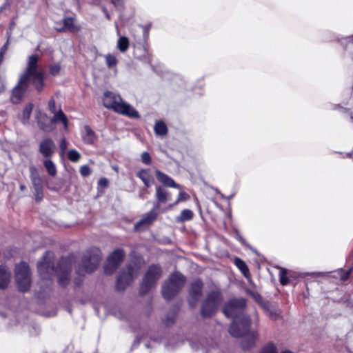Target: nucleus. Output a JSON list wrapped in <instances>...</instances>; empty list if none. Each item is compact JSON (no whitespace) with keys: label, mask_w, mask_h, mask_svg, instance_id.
<instances>
[{"label":"nucleus","mask_w":353,"mask_h":353,"mask_svg":"<svg viewBox=\"0 0 353 353\" xmlns=\"http://www.w3.org/2000/svg\"><path fill=\"white\" fill-rule=\"evenodd\" d=\"M156 209H153L147 214L144 215V216L137 222L134 228L136 230H141L144 229L145 227L152 224V223L157 219V213L155 212Z\"/></svg>","instance_id":"nucleus-16"},{"label":"nucleus","mask_w":353,"mask_h":353,"mask_svg":"<svg viewBox=\"0 0 353 353\" xmlns=\"http://www.w3.org/2000/svg\"><path fill=\"white\" fill-rule=\"evenodd\" d=\"M105 60L106 65L110 69L115 67L118 62L117 57L112 54L105 55Z\"/></svg>","instance_id":"nucleus-28"},{"label":"nucleus","mask_w":353,"mask_h":353,"mask_svg":"<svg viewBox=\"0 0 353 353\" xmlns=\"http://www.w3.org/2000/svg\"><path fill=\"white\" fill-rule=\"evenodd\" d=\"M99 185L103 187H107L108 185V181L105 178H101L99 181Z\"/></svg>","instance_id":"nucleus-43"},{"label":"nucleus","mask_w":353,"mask_h":353,"mask_svg":"<svg viewBox=\"0 0 353 353\" xmlns=\"http://www.w3.org/2000/svg\"><path fill=\"white\" fill-rule=\"evenodd\" d=\"M68 147V143L65 139H62L60 143V149L61 154H63Z\"/></svg>","instance_id":"nucleus-42"},{"label":"nucleus","mask_w":353,"mask_h":353,"mask_svg":"<svg viewBox=\"0 0 353 353\" xmlns=\"http://www.w3.org/2000/svg\"><path fill=\"white\" fill-rule=\"evenodd\" d=\"M48 108H49L50 111L52 113H55V112H57L55 101H54V100L53 99H51L49 101V102H48Z\"/></svg>","instance_id":"nucleus-40"},{"label":"nucleus","mask_w":353,"mask_h":353,"mask_svg":"<svg viewBox=\"0 0 353 353\" xmlns=\"http://www.w3.org/2000/svg\"><path fill=\"white\" fill-rule=\"evenodd\" d=\"M162 274L161 268L157 265L150 266L147 271L140 288V293L146 294L152 287L154 286L157 280Z\"/></svg>","instance_id":"nucleus-9"},{"label":"nucleus","mask_w":353,"mask_h":353,"mask_svg":"<svg viewBox=\"0 0 353 353\" xmlns=\"http://www.w3.org/2000/svg\"><path fill=\"white\" fill-rule=\"evenodd\" d=\"M7 50V44H5L1 49V51H0V63H1L2 61V59H3V54L6 53Z\"/></svg>","instance_id":"nucleus-44"},{"label":"nucleus","mask_w":353,"mask_h":353,"mask_svg":"<svg viewBox=\"0 0 353 353\" xmlns=\"http://www.w3.org/2000/svg\"><path fill=\"white\" fill-rule=\"evenodd\" d=\"M101 260V251L97 248L92 249L84 256L82 263L77 269V273L83 274L94 271Z\"/></svg>","instance_id":"nucleus-6"},{"label":"nucleus","mask_w":353,"mask_h":353,"mask_svg":"<svg viewBox=\"0 0 353 353\" xmlns=\"http://www.w3.org/2000/svg\"><path fill=\"white\" fill-rule=\"evenodd\" d=\"M41 118L47 119V116L44 114L39 113V117H37L38 125H39V128L42 130H45L46 128H45L44 124L43 123H41L40 121Z\"/></svg>","instance_id":"nucleus-41"},{"label":"nucleus","mask_w":353,"mask_h":353,"mask_svg":"<svg viewBox=\"0 0 353 353\" xmlns=\"http://www.w3.org/2000/svg\"><path fill=\"white\" fill-rule=\"evenodd\" d=\"M194 213L192 210L188 209L183 210L179 216L176 218L177 222L181 223L186 221H190L193 219Z\"/></svg>","instance_id":"nucleus-23"},{"label":"nucleus","mask_w":353,"mask_h":353,"mask_svg":"<svg viewBox=\"0 0 353 353\" xmlns=\"http://www.w3.org/2000/svg\"><path fill=\"white\" fill-rule=\"evenodd\" d=\"M286 270L285 269H281L279 272L280 282L283 285H285L289 283V279L286 276Z\"/></svg>","instance_id":"nucleus-34"},{"label":"nucleus","mask_w":353,"mask_h":353,"mask_svg":"<svg viewBox=\"0 0 353 353\" xmlns=\"http://www.w3.org/2000/svg\"><path fill=\"white\" fill-rule=\"evenodd\" d=\"M61 70V66L59 63H54L50 66V72L52 75H57Z\"/></svg>","instance_id":"nucleus-37"},{"label":"nucleus","mask_w":353,"mask_h":353,"mask_svg":"<svg viewBox=\"0 0 353 353\" xmlns=\"http://www.w3.org/2000/svg\"><path fill=\"white\" fill-rule=\"evenodd\" d=\"M123 257L124 253L123 250H117L114 251L108 259L105 266V272L107 274H112L121 263Z\"/></svg>","instance_id":"nucleus-11"},{"label":"nucleus","mask_w":353,"mask_h":353,"mask_svg":"<svg viewBox=\"0 0 353 353\" xmlns=\"http://www.w3.org/2000/svg\"><path fill=\"white\" fill-rule=\"evenodd\" d=\"M141 161L143 163L146 165H150L151 163V157L148 152H144L141 154Z\"/></svg>","instance_id":"nucleus-38"},{"label":"nucleus","mask_w":353,"mask_h":353,"mask_svg":"<svg viewBox=\"0 0 353 353\" xmlns=\"http://www.w3.org/2000/svg\"><path fill=\"white\" fill-rule=\"evenodd\" d=\"M189 199V195L184 192H179V195H178V198L176 199V201L172 205H170L169 206V208H172L174 205L178 204L179 202L181 201H186Z\"/></svg>","instance_id":"nucleus-33"},{"label":"nucleus","mask_w":353,"mask_h":353,"mask_svg":"<svg viewBox=\"0 0 353 353\" xmlns=\"http://www.w3.org/2000/svg\"><path fill=\"white\" fill-rule=\"evenodd\" d=\"M51 253L46 252L41 261L38 263L37 268L40 276L44 279H50L53 273L58 276V281L61 285H65L69 281V273L71 270L70 261L68 259H61L59 263V268L54 269L51 266Z\"/></svg>","instance_id":"nucleus-3"},{"label":"nucleus","mask_w":353,"mask_h":353,"mask_svg":"<svg viewBox=\"0 0 353 353\" xmlns=\"http://www.w3.org/2000/svg\"><path fill=\"white\" fill-rule=\"evenodd\" d=\"M282 353H292V352L290 351H285V352H283Z\"/></svg>","instance_id":"nucleus-52"},{"label":"nucleus","mask_w":353,"mask_h":353,"mask_svg":"<svg viewBox=\"0 0 353 353\" xmlns=\"http://www.w3.org/2000/svg\"><path fill=\"white\" fill-rule=\"evenodd\" d=\"M261 353H277L276 347L272 343L265 346Z\"/></svg>","instance_id":"nucleus-36"},{"label":"nucleus","mask_w":353,"mask_h":353,"mask_svg":"<svg viewBox=\"0 0 353 353\" xmlns=\"http://www.w3.org/2000/svg\"><path fill=\"white\" fill-rule=\"evenodd\" d=\"M239 240L243 243V244H245V241L244 239L241 238V237H239Z\"/></svg>","instance_id":"nucleus-49"},{"label":"nucleus","mask_w":353,"mask_h":353,"mask_svg":"<svg viewBox=\"0 0 353 353\" xmlns=\"http://www.w3.org/2000/svg\"><path fill=\"white\" fill-rule=\"evenodd\" d=\"M19 188H20V190H21V191H23V190H25L26 189V185H23V184H21V185H20V187H19Z\"/></svg>","instance_id":"nucleus-47"},{"label":"nucleus","mask_w":353,"mask_h":353,"mask_svg":"<svg viewBox=\"0 0 353 353\" xmlns=\"http://www.w3.org/2000/svg\"><path fill=\"white\" fill-rule=\"evenodd\" d=\"M185 283V278L181 273L176 272L172 274L162 287L163 297L167 300L172 299L183 288Z\"/></svg>","instance_id":"nucleus-5"},{"label":"nucleus","mask_w":353,"mask_h":353,"mask_svg":"<svg viewBox=\"0 0 353 353\" xmlns=\"http://www.w3.org/2000/svg\"><path fill=\"white\" fill-rule=\"evenodd\" d=\"M155 174L157 180L168 187L174 188H180L181 186L176 183L175 181L168 174L161 172L159 170H155Z\"/></svg>","instance_id":"nucleus-18"},{"label":"nucleus","mask_w":353,"mask_h":353,"mask_svg":"<svg viewBox=\"0 0 353 353\" xmlns=\"http://www.w3.org/2000/svg\"><path fill=\"white\" fill-rule=\"evenodd\" d=\"M112 169H113L114 170H115L116 172H118V171H119V168H118V166H113V167H112Z\"/></svg>","instance_id":"nucleus-50"},{"label":"nucleus","mask_w":353,"mask_h":353,"mask_svg":"<svg viewBox=\"0 0 353 353\" xmlns=\"http://www.w3.org/2000/svg\"><path fill=\"white\" fill-rule=\"evenodd\" d=\"M203 283L200 280L194 281L189 292V303L192 307H194L202 294Z\"/></svg>","instance_id":"nucleus-13"},{"label":"nucleus","mask_w":353,"mask_h":353,"mask_svg":"<svg viewBox=\"0 0 353 353\" xmlns=\"http://www.w3.org/2000/svg\"><path fill=\"white\" fill-rule=\"evenodd\" d=\"M43 165L46 169L48 173L52 176H56L57 173V168L55 164L50 159H46L43 161Z\"/></svg>","instance_id":"nucleus-26"},{"label":"nucleus","mask_w":353,"mask_h":353,"mask_svg":"<svg viewBox=\"0 0 353 353\" xmlns=\"http://www.w3.org/2000/svg\"><path fill=\"white\" fill-rule=\"evenodd\" d=\"M313 274L317 276H323L326 275L327 274V272H314Z\"/></svg>","instance_id":"nucleus-45"},{"label":"nucleus","mask_w":353,"mask_h":353,"mask_svg":"<svg viewBox=\"0 0 353 353\" xmlns=\"http://www.w3.org/2000/svg\"><path fill=\"white\" fill-rule=\"evenodd\" d=\"M68 157L70 161H71L72 162H77V161H79V160L81 158V154L78 151L73 149V150H70L68 152Z\"/></svg>","instance_id":"nucleus-32"},{"label":"nucleus","mask_w":353,"mask_h":353,"mask_svg":"<svg viewBox=\"0 0 353 353\" xmlns=\"http://www.w3.org/2000/svg\"><path fill=\"white\" fill-rule=\"evenodd\" d=\"M351 272V269L347 271H343V270L339 269L337 271L334 272V277L339 276L341 281H345L348 279Z\"/></svg>","instance_id":"nucleus-29"},{"label":"nucleus","mask_w":353,"mask_h":353,"mask_svg":"<svg viewBox=\"0 0 353 353\" xmlns=\"http://www.w3.org/2000/svg\"><path fill=\"white\" fill-rule=\"evenodd\" d=\"M103 105L115 112L130 118H139V112L129 103L124 102L119 95L106 91L103 97Z\"/></svg>","instance_id":"nucleus-4"},{"label":"nucleus","mask_w":353,"mask_h":353,"mask_svg":"<svg viewBox=\"0 0 353 353\" xmlns=\"http://www.w3.org/2000/svg\"><path fill=\"white\" fill-rule=\"evenodd\" d=\"M138 274L139 268L134 269L130 265L128 267V272L122 273L117 279V288L124 290Z\"/></svg>","instance_id":"nucleus-12"},{"label":"nucleus","mask_w":353,"mask_h":353,"mask_svg":"<svg viewBox=\"0 0 353 353\" xmlns=\"http://www.w3.org/2000/svg\"><path fill=\"white\" fill-rule=\"evenodd\" d=\"M63 26H59L57 24L55 29L59 32H76L81 29V27L74 23V19L72 17H67L63 20Z\"/></svg>","instance_id":"nucleus-17"},{"label":"nucleus","mask_w":353,"mask_h":353,"mask_svg":"<svg viewBox=\"0 0 353 353\" xmlns=\"http://www.w3.org/2000/svg\"><path fill=\"white\" fill-rule=\"evenodd\" d=\"M137 176L147 188H149L154 183V179L149 169H141L137 172Z\"/></svg>","instance_id":"nucleus-19"},{"label":"nucleus","mask_w":353,"mask_h":353,"mask_svg":"<svg viewBox=\"0 0 353 353\" xmlns=\"http://www.w3.org/2000/svg\"><path fill=\"white\" fill-rule=\"evenodd\" d=\"M245 303V300L242 298L230 300L225 305L223 312L227 317L234 319L229 330L230 334L234 337L243 336L241 345L247 350L254 345L258 334L256 331L250 330V318L241 313Z\"/></svg>","instance_id":"nucleus-1"},{"label":"nucleus","mask_w":353,"mask_h":353,"mask_svg":"<svg viewBox=\"0 0 353 353\" xmlns=\"http://www.w3.org/2000/svg\"><path fill=\"white\" fill-rule=\"evenodd\" d=\"M234 262L243 275L246 276L249 272V270L245 263L239 258H236Z\"/></svg>","instance_id":"nucleus-31"},{"label":"nucleus","mask_w":353,"mask_h":353,"mask_svg":"<svg viewBox=\"0 0 353 353\" xmlns=\"http://www.w3.org/2000/svg\"><path fill=\"white\" fill-rule=\"evenodd\" d=\"M63 185V181H50L47 182V187L49 190L58 192L62 188Z\"/></svg>","instance_id":"nucleus-30"},{"label":"nucleus","mask_w":353,"mask_h":353,"mask_svg":"<svg viewBox=\"0 0 353 353\" xmlns=\"http://www.w3.org/2000/svg\"><path fill=\"white\" fill-rule=\"evenodd\" d=\"M154 132L157 135L164 136L168 133L166 125L161 121H158L154 125Z\"/></svg>","instance_id":"nucleus-25"},{"label":"nucleus","mask_w":353,"mask_h":353,"mask_svg":"<svg viewBox=\"0 0 353 353\" xmlns=\"http://www.w3.org/2000/svg\"><path fill=\"white\" fill-rule=\"evenodd\" d=\"M155 196L157 203L154 204V209H159L161 203H165L171 199L170 192L159 185L156 187Z\"/></svg>","instance_id":"nucleus-15"},{"label":"nucleus","mask_w":353,"mask_h":353,"mask_svg":"<svg viewBox=\"0 0 353 353\" xmlns=\"http://www.w3.org/2000/svg\"><path fill=\"white\" fill-rule=\"evenodd\" d=\"M83 141L88 144H92L96 139L94 132L88 125H85L82 131Z\"/></svg>","instance_id":"nucleus-21"},{"label":"nucleus","mask_w":353,"mask_h":353,"mask_svg":"<svg viewBox=\"0 0 353 353\" xmlns=\"http://www.w3.org/2000/svg\"><path fill=\"white\" fill-rule=\"evenodd\" d=\"M39 59L37 54L29 57L26 72L21 76L18 84L12 90L11 100L13 103H19L22 100L31 81L38 91L42 90L43 74L37 68Z\"/></svg>","instance_id":"nucleus-2"},{"label":"nucleus","mask_w":353,"mask_h":353,"mask_svg":"<svg viewBox=\"0 0 353 353\" xmlns=\"http://www.w3.org/2000/svg\"><path fill=\"white\" fill-rule=\"evenodd\" d=\"M32 109L33 105L32 103H28L23 108L21 118V120L23 124H27L28 123Z\"/></svg>","instance_id":"nucleus-24"},{"label":"nucleus","mask_w":353,"mask_h":353,"mask_svg":"<svg viewBox=\"0 0 353 353\" xmlns=\"http://www.w3.org/2000/svg\"><path fill=\"white\" fill-rule=\"evenodd\" d=\"M122 0H112V2L114 5H117L118 4L120 1H121Z\"/></svg>","instance_id":"nucleus-48"},{"label":"nucleus","mask_w":353,"mask_h":353,"mask_svg":"<svg viewBox=\"0 0 353 353\" xmlns=\"http://www.w3.org/2000/svg\"><path fill=\"white\" fill-rule=\"evenodd\" d=\"M56 146L50 139L43 140L39 144V152L45 158H50L54 153Z\"/></svg>","instance_id":"nucleus-14"},{"label":"nucleus","mask_w":353,"mask_h":353,"mask_svg":"<svg viewBox=\"0 0 353 353\" xmlns=\"http://www.w3.org/2000/svg\"><path fill=\"white\" fill-rule=\"evenodd\" d=\"M30 178L34 190V196L37 202H40L43 198V180L37 168L33 165L29 168Z\"/></svg>","instance_id":"nucleus-10"},{"label":"nucleus","mask_w":353,"mask_h":353,"mask_svg":"<svg viewBox=\"0 0 353 353\" xmlns=\"http://www.w3.org/2000/svg\"><path fill=\"white\" fill-rule=\"evenodd\" d=\"M266 305L267 304H264L263 307L268 309L270 317L274 320L279 319L280 317V312L276 310L269 309Z\"/></svg>","instance_id":"nucleus-35"},{"label":"nucleus","mask_w":353,"mask_h":353,"mask_svg":"<svg viewBox=\"0 0 353 353\" xmlns=\"http://www.w3.org/2000/svg\"><path fill=\"white\" fill-rule=\"evenodd\" d=\"M348 42H351V43H353V35L352 36H350L347 38Z\"/></svg>","instance_id":"nucleus-46"},{"label":"nucleus","mask_w":353,"mask_h":353,"mask_svg":"<svg viewBox=\"0 0 353 353\" xmlns=\"http://www.w3.org/2000/svg\"><path fill=\"white\" fill-rule=\"evenodd\" d=\"M54 114V117L51 119L52 123H55L58 121L62 122L63 124L64 128L65 130H68V119L66 116L64 114L63 111L61 110H59V111L55 112Z\"/></svg>","instance_id":"nucleus-22"},{"label":"nucleus","mask_w":353,"mask_h":353,"mask_svg":"<svg viewBox=\"0 0 353 353\" xmlns=\"http://www.w3.org/2000/svg\"><path fill=\"white\" fill-rule=\"evenodd\" d=\"M90 169L88 165H82L80 168V173L81 176L85 177L90 174Z\"/></svg>","instance_id":"nucleus-39"},{"label":"nucleus","mask_w":353,"mask_h":353,"mask_svg":"<svg viewBox=\"0 0 353 353\" xmlns=\"http://www.w3.org/2000/svg\"><path fill=\"white\" fill-rule=\"evenodd\" d=\"M129 47V40L125 37H121L117 41V48L121 52H125Z\"/></svg>","instance_id":"nucleus-27"},{"label":"nucleus","mask_w":353,"mask_h":353,"mask_svg":"<svg viewBox=\"0 0 353 353\" xmlns=\"http://www.w3.org/2000/svg\"><path fill=\"white\" fill-rule=\"evenodd\" d=\"M14 279L20 291L26 292L30 289L31 275L29 266L26 263L21 262L16 265Z\"/></svg>","instance_id":"nucleus-7"},{"label":"nucleus","mask_w":353,"mask_h":353,"mask_svg":"<svg viewBox=\"0 0 353 353\" xmlns=\"http://www.w3.org/2000/svg\"><path fill=\"white\" fill-rule=\"evenodd\" d=\"M11 279L10 272L5 267H0V289L8 287Z\"/></svg>","instance_id":"nucleus-20"},{"label":"nucleus","mask_w":353,"mask_h":353,"mask_svg":"<svg viewBox=\"0 0 353 353\" xmlns=\"http://www.w3.org/2000/svg\"><path fill=\"white\" fill-rule=\"evenodd\" d=\"M222 301L223 296L219 290L209 293L201 307L202 316L204 317L212 316L215 314Z\"/></svg>","instance_id":"nucleus-8"},{"label":"nucleus","mask_w":353,"mask_h":353,"mask_svg":"<svg viewBox=\"0 0 353 353\" xmlns=\"http://www.w3.org/2000/svg\"><path fill=\"white\" fill-rule=\"evenodd\" d=\"M106 17H107L108 19H110V16H109V14H108V13L106 14Z\"/></svg>","instance_id":"nucleus-51"}]
</instances>
